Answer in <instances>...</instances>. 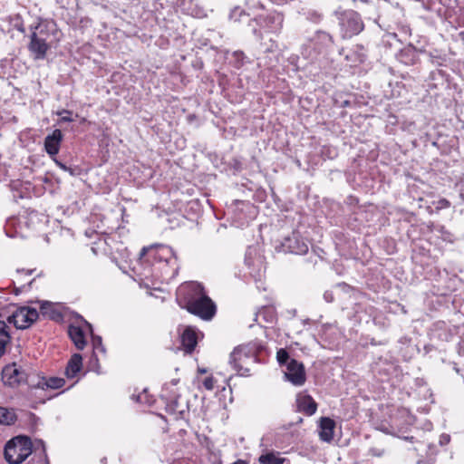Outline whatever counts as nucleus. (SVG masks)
I'll return each mask as SVG.
<instances>
[{"instance_id": "11", "label": "nucleus", "mask_w": 464, "mask_h": 464, "mask_svg": "<svg viewBox=\"0 0 464 464\" xmlns=\"http://www.w3.org/2000/svg\"><path fill=\"white\" fill-rule=\"evenodd\" d=\"M2 381L5 383V385L14 388L22 383L26 382L27 374L20 365L14 362L3 368Z\"/></svg>"}, {"instance_id": "14", "label": "nucleus", "mask_w": 464, "mask_h": 464, "mask_svg": "<svg viewBox=\"0 0 464 464\" xmlns=\"http://www.w3.org/2000/svg\"><path fill=\"white\" fill-rule=\"evenodd\" d=\"M285 379L295 386H302L306 381L304 367L302 362L291 359L286 366Z\"/></svg>"}, {"instance_id": "36", "label": "nucleus", "mask_w": 464, "mask_h": 464, "mask_svg": "<svg viewBox=\"0 0 464 464\" xmlns=\"http://www.w3.org/2000/svg\"><path fill=\"white\" fill-rule=\"evenodd\" d=\"M215 379L213 376H208L203 381V386L208 391H212L215 385Z\"/></svg>"}, {"instance_id": "26", "label": "nucleus", "mask_w": 464, "mask_h": 464, "mask_svg": "<svg viewBox=\"0 0 464 464\" xmlns=\"http://www.w3.org/2000/svg\"><path fill=\"white\" fill-rule=\"evenodd\" d=\"M249 14L241 6H235L229 13V21L235 24H241L248 19Z\"/></svg>"}, {"instance_id": "23", "label": "nucleus", "mask_w": 464, "mask_h": 464, "mask_svg": "<svg viewBox=\"0 0 464 464\" xmlns=\"http://www.w3.org/2000/svg\"><path fill=\"white\" fill-rule=\"evenodd\" d=\"M9 326L0 320V358L5 353L6 346L11 343V334Z\"/></svg>"}, {"instance_id": "19", "label": "nucleus", "mask_w": 464, "mask_h": 464, "mask_svg": "<svg viewBox=\"0 0 464 464\" xmlns=\"http://www.w3.org/2000/svg\"><path fill=\"white\" fill-rule=\"evenodd\" d=\"M345 60L351 63L352 66H357L363 63L367 59V49L362 44H355L344 55Z\"/></svg>"}, {"instance_id": "31", "label": "nucleus", "mask_w": 464, "mask_h": 464, "mask_svg": "<svg viewBox=\"0 0 464 464\" xmlns=\"http://www.w3.org/2000/svg\"><path fill=\"white\" fill-rule=\"evenodd\" d=\"M276 359L280 365H286L289 362V353L285 349H279L276 353Z\"/></svg>"}, {"instance_id": "32", "label": "nucleus", "mask_w": 464, "mask_h": 464, "mask_svg": "<svg viewBox=\"0 0 464 464\" xmlns=\"http://www.w3.org/2000/svg\"><path fill=\"white\" fill-rule=\"evenodd\" d=\"M11 22L13 23V25L14 27L21 32V33H24L25 32V28H24V21L21 17L20 14H14L12 18H11Z\"/></svg>"}, {"instance_id": "47", "label": "nucleus", "mask_w": 464, "mask_h": 464, "mask_svg": "<svg viewBox=\"0 0 464 464\" xmlns=\"http://www.w3.org/2000/svg\"><path fill=\"white\" fill-rule=\"evenodd\" d=\"M460 198H461L462 202L464 203V192L460 193Z\"/></svg>"}, {"instance_id": "10", "label": "nucleus", "mask_w": 464, "mask_h": 464, "mask_svg": "<svg viewBox=\"0 0 464 464\" xmlns=\"http://www.w3.org/2000/svg\"><path fill=\"white\" fill-rule=\"evenodd\" d=\"M39 316L35 308L23 306L19 307L7 318L9 324L13 323L17 329H26L34 323Z\"/></svg>"}, {"instance_id": "7", "label": "nucleus", "mask_w": 464, "mask_h": 464, "mask_svg": "<svg viewBox=\"0 0 464 464\" xmlns=\"http://www.w3.org/2000/svg\"><path fill=\"white\" fill-rule=\"evenodd\" d=\"M334 44V40L332 34L318 30L304 45L302 54L307 58H314L318 54L327 52Z\"/></svg>"}, {"instance_id": "50", "label": "nucleus", "mask_w": 464, "mask_h": 464, "mask_svg": "<svg viewBox=\"0 0 464 464\" xmlns=\"http://www.w3.org/2000/svg\"><path fill=\"white\" fill-rule=\"evenodd\" d=\"M177 382H178V381H176V380L172 381V383H173L174 385H176V384H177Z\"/></svg>"}, {"instance_id": "9", "label": "nucleus", "mask_w": 464, "mask_h": 464, "mask_svg": "<svg viewBox=\"0 0 464 464\" xmlns=\"http://www.w3.org/2000/svg\"><path fill=\"white\" fill-rule=\"evenodd\" d=\"M186 310L203 320L208 321L215 316L217 313V306L205 292Z\"/></svg>"}, {"instance_id": "25", "label": "nucleus", "mask_w": 464, "mask_h": 464, "mask_svg": "<svg viewBox=\"0 0 464 464\" xmlns=\"http://www.w3.org/2000/svg\"><path fill=\"white\" fill-rule=\"evenodd\" d=\"M40 312L44 315H47L52 320L59 321L60 319H62V314L50 302H43V304L40 306Z\"/></svg>"}, {"instance_id": "22", "label": "nucleus", "mask_w": 464, "mask_h": 464, "mask_svg": "<svg viewBox=\"0 0 464 464\" xmlns=\"http://www.w3.org/2000/svg\"><path fill=\"white\" fill-rule=\"evenodd\" d=\"M82 368V357L80 353H74L72 355L67 362L65 368V374L67 378H74Z\"/></svg>"}, {"instance_id": "44", "label": "nucleus", "mask_w": 464, "mask_h": 464, "mask_svg": "<svg viewBox=\"0 0 464 464\" xmlns=\"http://www.w3.org/2000/svg\"><path fill=\"white\" fill-rule=\"evenodd\" d=\"M231 464H248V463L246 460L237 459V461L231 463Z\"/></svg>"}, {"instance_id": "35", "label": "nucleus", "mask_w": 464, "mask_h": 464, "mask_svg": "<svg viewBox=\"0 0 464 464\" xmlns=\"http://www.w3.org/2000/svg\"><path fill=\"white\" fill-rule=\"evenodd\" d=\"M436 211L445 209L450 207V202L446 198H440L436 202H433Z\"/></svg>"}, {"instance_id": "21", "label": "nucleus", "mask_w": 464, "mask_h": 464, "mask_svg": "<svg viewBox=\"0 0 464 464\" xmlns=\"http://www.w3.org/2000/svg\"><path fill=\"white\" fill-rule=\"evenodd\" d=\"M335 422L329 417H322L319 423V436L323 441L330 442L334 439Z\"/></svg>"}, {"instance_id": "37", "label": "nucleus", "mask_w": 464, "mask_h": 464, "mask_svg": "<svg viewBox=\"0 0 464 464\" xmlns=\"http://www.w3.org/2000/svg\"><path fill=\"white\" fill-rule=\"evenodd\" d=\"M440 3L446 5L447 10L445 11V14H450L451 11L454 10L455 5L451 3L452 0H440Z\"/></svg>"}, {"instance_id": "13", "label": "nucleus", "mask_w": 464, "mask_h": 464, "mask_svg": "<svg viewBox=\"0 0 464 464\" xmlns=\"http://www.w3.org/2000/svg\"><path fill=\"white\" fill-rule=\"evenodd\" d=\"M160 396L166 402V411L168 413L173 415L176 420L184 418L186 410L185 407L179 402V395L176 392L169 394L167 392V384H165Z\"/></svg>"}, {"instance_id": "48", "label": "nucleus", "mask_w": 464, "mask_h": 464, "mask_svg": "<svg viewBox=\"0 0 464 464\" xmlns=\"http://www.w3.org/2000/svg\"><path fill=\"white\" fill-rule=\"evenodd\" d=\"M267 321H273V314H270V319H267Z\"/></svg>"}, {"instance_id": "45", "label": "nucleus", "mask_w": 464, "mask_h": 464, "mask_svg": "<svg viewBox=\"0 0 464 464\" xmlns=\"http://www.w3.org/2000/svg\"><path fill=\"white\" fill-rule=\"evenodd\" d=\"M83 324L91 332L92 331V325L87 321L83 320Z\"/></svg>"}, {"instance_id": "28", "label": "nucleus", "mask_w": 464, "mask_h": 464, "mask_svg": "<svg viewBox=\"0 0 464 464\" xmlns=\"http://www.w3.org/2000/svg\"><path fill=\"white\" fill-rule=\"evenodd\" d=\"M28 464H49L45 448L43 444L41 450H34L33 457Z\"/></svg>"}, {"instance_id": "40", "label": "nucleus", "mask_w": 464, "mask_h": 464, "mask_svg": "<svg viewBox=\"0 0 464 464\" xmlns=\"http://www.w3.org/2000/svg\"><path fill=\"white\" fill-rule=\"evenodd\" d=\"M34 271V269H28V270H25V269H17V274L18 275H21L23 273H24L25 275L27 276H30L33 274V272Z\"/></svg>"}, {"instance_id": "29", "label": "nucleus", "mask_w": 464, "mask_h": 464, "mask_svg": "<svg viewBox=\"0 0 464 464\" xmlns=\"http://www.w3.org/2000/svg\"><path fill=\"white\" fill-rule=\"evenodd\" d=\"M285 461V458H282L279 454H275L273 452L266 453L259 457L260 464H284Z\"/></svg>"}, {"instance_id": "6", "label": "nucleus", "mask_w": 464, "mask_h": 464, "mask_svg": "<svg viewBox=\"0 0 464 464\" xmlns=\"http://www.w3.org/2000/svg\"><path fill=\"white\" fill-rule=\"evenodd\" d=\"M341 38L351 39L364 30V23L361 15L353 10L337 13Z\"/></svg>"}, {"instance_id": "16", "label": "nucleus", "mask_w": 464, "mask_h": 464, "mask_svg": "<svg viewBox=\"0 0 464 464\" xmlns=\"http://www.w3.org/2000/svg\"><path fill=\"white\" fill-rule=\"evenodd\" d=\"M421 52V50H418L414 45L410 44L400 50L396 58L401 63L411 66L419 63V53Z\"/></svg>"}, {"instance_id": "46", "label": "nucleus", "mask_w": 464, "mask_h": 464, "mask_svg": "<svg viewBox=\"0 0 464 464\" xmlns=\"http://www.w3.org/2000/svg\"><path fill=\"white\" fill-rule=\"evenodd\" d=\"M59 166H60L63 169H65V170H67V169H68L64 164H62V163H59Z\"/></svg>"}, {"instance_id": "17", "label": "nucleus", "mask_w": 464, "mask_h": 464, "mask_svg": "<svg viewBox=\"0 0 464 464\" xmlns=\"http://www.w3.org/2000/svg\"><path fill=\"white\" fill-rule=\"evenodd\" d=\"M63 141V134L61 130H54L52 134L47 135L44 139V149L46 153L53 158L60 150L61 143Z\"/></svg>"}, {"instance_id": "24", "label": "nucleus", "mask_w": 464, "mask_h": 464, "mask_svg": "<svg viewBox=\"0 0 464 464\" xmlns=\"http://www.w3.org/2000/svg\"><path fill=\"white\" fill-rule=\"evenodd\" d=\"M65 384V381L63 378L59 377H50L44 378L43 377L37 383V387L41 389H60Z\"/></svg>"}, {"instance_id": "5", "label": "nucleus", "mask_w": 464, "mask_h": 464, "mask_svg": "<svg viewBox=\"0 0 464 464\" xmlns=\"http://www.w3.org/2000/svg\"><path fill=\"white\" fill-rule=\"evenodd\" d=\"M34 452L31 439L27 436H17L6 443L4 453L9 464H20Z\"/></svg>"}, {"instance_id": "3", "label": "nucleus", "mask_w": 464, "mask_h": 464, "mask_svg": "<svg viewBox=\"0 0 464 464\" xmlns=\"http://www.w3.org/2000/svg\"><path fill=\"white\" fill-rule=\"evenodd\" d=\"M265 346L259 341H253L236 347L230 354L229 363L241 376H249L251 366L259 362L258 356Z\"/></svg>"}, {"instance_id": "18", "label": "nucleus", "mask_w": 464, "mask_h": 464, "mask_svg": "<svg viewBox=\"0 0 464 464\" xmlns=\"http://www.w3.org/2000/svg\"><path fill=\"white\" fill-rule=\"evenodd\" d=\"M181 346L186 353H192L198 344V333L195 328L188 326L180 335Z\"/></svg>"}, {"instance_id": "43", "label": "nucleus", "mask_w": 464, "mask_h": 464, "mask_svg": "<svg viewBox=\"0 0 464 464\" xmlns=\"http://www.w3.org/2000/svg\"><path fill=\"white\" fill-rule=\"evenodd\" d=\"M245 263H246V266H252V262H251L250 257L248 256V255H246V256Z\"/></svg>"}, {"instance_id": "34", "label": "nucleus", "mask_w": 464, "mask_h": 464, "mask_svg": "<svg viewBox=\"0 0 464 464\" xmlns=\"http://www.w3.org/2000/svg\"><path fill=\"white\" fill-rule=\"evenodd\" d=\"M307 19L314 23L319 24L323 20V14L317 11H309L306 14Z\"/></svg>"}, {"instance_id": "12", "label": "nucleus", "mask_w": 464, "mask_h": 464, "mask_svg": "<svg viewBox=\"0 0 464 464\" xmlns=\"http://www.w3.org/2000/svg\"><path fill=\"white\" fill-rule=\"evenodd\" d=\"M281 248L285 253L304 255L308 251V245L298 232L293 231L290 236L284 238Z\"/></svg>"}, {"instance_id": "42", "label": "nucleus", "mask_w": 464, "mask_h": 464, "mask_svg": "<svg viewBox=\"0 0 464 464\" xmlns=\"http://www.w3.org/2000/svg\"><path fill=\"white\" fill-rule=\"evenodd\" d=\"M174 464H191L188 459H179L176 461Z\"/></svg>"}, {"instance_id": "27", "label": "nucleus", "mask_w": 464, "mask_h": 464, "mask_svg": "<svg viewBox=\"0 0 464 464\" xmlns=\"http://www.w3.org/2000/svg\"><path fill=\"white\" fill-rule=\"evenodd\" d=\"M17 416L14 410L0 406V424L12 425L15 422Z\"/></svg>"}, {"instance_id": "39", "label": "nucleus", "mask_w": 464, "mask_h": 464, "mask_svg": "<svg viewBox=\"0 0 464 464\" xmlns=\"http://www.w3.org/2000/svg\"><path fill=\"white\" fill-rule=\"evenodd\" d=\"M92 343H93L94 350H101V352H102V353L105 352L104 347L102 345V338L101 337L93 338Z\"/></svg>"}, {"instance_id": "33", "label": "nucleus", "mask_w": 464, "mask_h": 464, "mask_svg": "<svg viewBox=\"0 0 464 464\" xmlns=\"http://www.w3.org/2000/svg\"><path fill=\"white\" fill-rule=\"evenodd\" d=\"M72 111L69 110H62L57 112V115L61 116L59 123L62 122H72L73 119L72 118Z\"/></svg>"}, {"instance_id": "41", "label": "nucleus", "mask_w": 464, "mask_h": 464, "mask_svg": "<svg viewBox=\"0 0 464 464\" xmlns=\"http://www.w3.org/2000/svg\"><path fill=\"white\" fill-rule=\"evenodd\" d=\"M25 288H26V287H25V285H21L20 287H16V288H15V294H16V295H18L19 293H21V292L24 291V290H25Z\"/></svg>"}, {"instance_id": "38", "label": "nucleus", "mask_w": 464, "mask_h": 464, "mask_svg": "<svg viewBox=\"0 0 464 464\" xmlns=\"http://www.w3.org/2000/svg\"><path fill=\"white\" fill-rule=\"evenodd\" d=\"M246 5L249 9H265V5L260 1H257L256 3H251L250 1H246Z\"/></svg>"}, {"instance_id": "2", "label": "nucleus", "mask_w": 464, "mask_h": 464, "mask_svg": "<svg viewBox=\"0 0 464 464\" xmlns=\"http://www.w3.org/2000/svg\"><path fill=\"white\" fill-rule=\"evenodd\" d=\"M30 30L28 51L34 60H44L52 48L53 38L57 34L56 24L53 21L40 20L36 25H32Z\"/></svg>"}, {"instance_id": "15", "label": "nucleus", "mask_w": 464, "mask_h": 464, "mask_svg": "<svg viewBox=\"0 0 464 464\" xmlns=\"http://www.w3.org/2000/svg\"><path fill=\"white\" fill-rule=\"evenodd\" d=\"M296 407L299 412L306 416H312L317 411L316 401L306 392H302L297 394Z\"/></svg>"}, {"instance_id": "4", "label": "nucleus", "mask_w": 464, "mask_h": 464, "mask_svg": "<svg viewBox=\"0 0 464 464\" xmlns=\"http://www.w3.org/2000/svg\"><path fill=\"white\" fill-rule=\"evenodd\" d=\"M285 22L283 13L272 10L266 14H260L248 20V26L252 34L258 39L263 40L265 34L278 35L281 34Z\"/></svg>"}, {"instance_id": "30", "label": "nucleus", "mask_w": 464, "mask_h": 464, "mask_svg": "<svg viewBox=\"0 0 464 464\" xmlns=\"http://www.w3.org/2000/svg\"><path fill=\"white\" fill-rule=\"evenodd\" d=\"M430 62L435 66H444L447 63V54L435 50L429 53Z\"/></svg>"}, {"instance_id": "8", "label": "nucleus", "mask_w": 464, "mask_h": 464, "mask_svg": "<svg viewBox=\"0 0 464 464\" xmlns=\"http://www.w3.org/2000/svg\"><path fill=\"white\" fill-rule=\"evenodd\" d=\"M204 293L205 289L201 284L198 282L184 283L177 289L176 300L181 308L187 309Z\"/></svg>"}, {"instance_id": "20", "label": "nucleus", "mask_w": 464, "mask_h": 464, "mask_svg": "<svg viewBox=\"0 0 464 464\" xmlns=\"http://www.w3.org/2000/svg\"><path fill=\"white\" fill-rule=\"evenodd\" d=\"M68 334L78 350H83L86 346V335L84 330L80 325L70 324L68 326Z\"/></svg>"}, {"instance_id": "49", "label": "nucleus", "mask_w": 464, "mask_h": 464, "mask_svg": "<svg viewBox=\"0 0 464 464\" xmlns=\"http://www.w3.org/2000/svg\"><path fill=\"white\" fill-rule=\"evenodd\" d=\"M33 282H34V279H33V280H31V281H29V283H28V286H30V285H32V283H33Z\"/></svg>"}, {"instance_id": "1", "label": "nucleus", "mask_w": 464, "mask_h": 464, "mask_svg": "<svg viewBox=\"0 0 464 464\" xmlns=\"http://www.w3.org/2000/svg\"><path fill=\"white\" fill-rule=\"evenodd\" d=\"M178 257L173 249L163 244H155L141 249L138 276L144 284L153 286L158 283L168 284L179 273Z\"/></svg>"}]
</instances>
